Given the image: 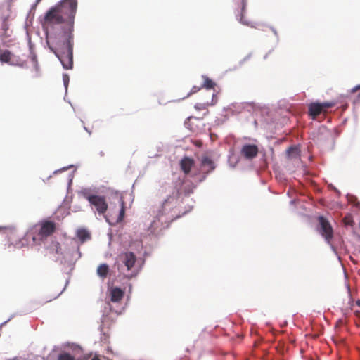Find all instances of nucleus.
<instances>
[{
	"label": "nucleus",
	"instance_id": "nucleus-1",
	"mask_svg": "<svg viewBox=\"0 0 360 360\" xmlns=\"http://www.w3.org/2000/svg\"><path fill=\"white\" fill-rule=\"evenodd\" d=\"M67 26H60V33L56 35H49L48 42L51 43L53 48L58 54H66L71 57L74 45V24L75 18L77 11V0H60L56 4Z\"/></svg>",
	"mask_w": 360,
	"mask_h": 360
},
{
	"label": "nucleus",
	"instance_id": "nucleus-2",
	"mask_svg": "<svg viewBox=\"0 0 360 360\" xmlns=\"http://www.w3.org/2000/svg\"><path fill=\"white\" fill-rule=\"evenodd\" d=\"M179 190L172 189V194L169 195L157 210L156 215L151 221L148 231L152 234H157L158 229L162 230L169 226V224L181 216L188 212L192 206L188 209H183L179 202Z\"/></svg>",
	"mask_w": 360,
	"mask_h": 360
},
{
	"label": "nucleus",
	"instance_id": "nucleus-3",
	"mask_svg": "<svg viewBox=\"0 0 360 360\" xmlns=\"http://www.w3.org/2000/svg\"><path fill=\"white\" fill-rule=\"evenodd\" d=\"M64 20L58 9L56 5L51 6L45 13L41 21L43 30L46 35V43L49 49L55 54L61 63L63 68L65 70H70L73 66V54L71 57V63L70 62V56L66 54H61V56L51 48V43L48 42L49 35H56L60 33V26L64 23Z\"/></svg>",
	"mask_w": 360,
	"mask_h": 360
},
{
	"label": "nucleus",
	"instance_id": "nucleus-4",
	"mask_svg": "<svg viewBox=\"0 0 360 360\" xmlns=\"http://www.w3.org/2000/svg\"><path fill=\"white\" fill-rule=\"evenodd\" d=\"M55 230V224L52 221H44L40 226H34L31 228L24 236L22 240L16 244L18 247H22L26 242L27 245L41 244L43 240L50 236Z\"/></svg>",
	"mask_w": 360,
	"mask_h": 360
},
{
	"label": "nucleus",
	"instance_id": "nucleus-5",
	"mask_svg": "<svg viewBox=\"0 0 360 360\" xmlns=\"http://www.w3.org/2000/svg\"><path fill=\"white\" fill-rule=\"evenodd\" d=\"M101 188L91 186L83 187L78 192L79 195L88 200L90 205L94 207L99 215H103L108 207L105 197L101 195Z\"/></svg>",
	"mask_w": 360,
	"mask_h": 360
},
{
	"label": "nucleus",
	"instance_id": "nucleus-6",
	"mask_svg": "<svg viewBox=\"0 0 360 360\" xmlns=\"http://www.w3.org/2000/svg\"><path fill=\"white\" fill-rule=\"evenodd\" d=\"M124 296V291L118 287L111 288L110 290V301L106 302L102 318V325L99 326L101 331L105 326H109L108 321L110 319H112L111 314L108 315L106 313L110 311L111 313H115L116 315L120 314L123 310V307L118 306V303L122 299Z\"/></svg>",
	"mask_w": 360,
	"mask_h": 360
},
{
	"label": "nucleus",
	"instance_id": "nucleus-7",
	"mask_svg": "<svg viewBox=\"0 0 360 360\" xmlns=\"http://www.w3.org/2000/svg\"><path fill=\"white\" fill-rule=\"evenodd\" d=\"M122 264H117V269L120 273H124V268L128 271L125 276L127 278L136 276L141 270L136 266V257L132 252H127L120 256Z\"/></svg>",
	"mask_w": 360,
	"mask_h": 360
},
{
	"label": "nucleus",
	"instance_id": "nucleus-8",
	"mask_svg": "<svg viewBox=\"0 0 360 360\" xmlns=\"http://www.w3.org/2000/svg\"><path fill=\"white\" fill-rule=\"evenodd\" d=\"M198 160L200 161L199 167L193 174V177L195 181L200 183L207 178L209 174L215 169L217 165L207 155H202Z\"/></svg>",
	"mask_w": 360,
	"mask_h": 360
},
{
	"label": "nucleus",
	"instance_id": "nucleus-9",
	"mask_svg": "<svg viewBox=\"0 0 360 360\" xmlns=\"http://www.w3.org/2000/svg\"><path fill=\"white\" fill-rule=\"evenodd\" d=\"M81 257V252L79 248L75 245L72 250L66 252L61 259H60V264H64L62 271L64 273L69 274L73 269L75 262ZM59 259L57 258L56 261Z\"/></svg>",
	"mask_w": 360,
	"mask_h": 360
},
{
	"label": "nucleus",
	"instance_id": "nucleus-10",
	"mask_svg": "<svg viewBox=\"0 0 360 360\" xmlns=\"http://www.w3.org/2000/svg\"><path fill=\"white\" fill-rule=\"evenodd\" d=\"M319 232L325 238L327 243H330V240L333 237V231L329 221L323 216H319Z\"/></svg>",
	"mask_w": 360,
	"mask_h": 360
},
{
	"label": "nucleus",
	"instance_id": "nucleus-11",
	"mask_svg": "<svg viewBox=\"0 0 360 360\" xmlns=\"http://www.w3.org/2000/svg\"><path fill=\"white\" fill-rule=\"evenodd\" d=\"M259 152L258 146L255 144L244 143L240 149V154L246 160H252Z\"/></svg>",
	"mask_w": 360,
	"mask_h": 360
},
{
	"label": "nucleus",
	"instance_id": "nucleus-12",
	"mask_svg": "<svg viewBox=\"0 0 360 360\" xmlns=\"http://www.w3.org/2000/svg\"><path fill=\"white\" fill-rule=\"evenodd\" d=\"M238 4H240L241 8H240V13L237 14V15H236L237 19L243 25L250 26V27H254V25L250 22L245 20L244 17H243V15L245 13L247 1L246 0H238Z\"/></svg>",
	"mask_w": 360,
	"mask_h": 360
},
{
	"label": "nucleus",
	"instance_id": "nucleus-13",
	"mask_svg": "<svg viewBox=\"0 0 360 360\" xmlns=\"http://www.w3.org/2000/svg\"><path fill=\"white\" fill-rule=\"evenodd\" d=\"M193 165V160L188 157H184L180 162V166L185 174H188Z\"/></svg>",
	"mask_w": 360,
	"mask_h": 360
},
{
	"label": "nucleus",
	"instance_id": "nucleus-14",
	"mask_svg": "<svg viewBox=\"0 0 360 360\" xmlns=\"http://www.w3.org/2000/svg\"><path fill=\"white\" fill-rule=\"evenodd\" d=\"M323 112L320 103H311L309 105V114L313 118L315 117Z\"/></svg>",
	"mask_w": 360,
	"mask_h": 360
},
{
	"label": "nucleus",
	"instance_id": "nucleus-15",
	"mask_svg": "<svg viewBox=\"0 0 360 360\" xmlns=\"http://www.w3.org/2000/svg\"><path fill=\"white\" fill-rule=\"evenodd\" d=\"M109 271V266L107 264H101L98 266L96 272L98 276L103 279L107 277Z\"/></svg>",
	"mask_w": 360,
	"mask_h": 360
},
{
	"label": "nucleus",
	"instance_id": "nucleus-16",
	"mask_svg": "<svg viewBox=\"0 0 360 360\" xmlns=\"http://www.w3.org/2000/svg\"><path fill=\"white\" fill-rule=\"evenodd\" d=\"M286 155L288 158L300 160L299 150L296 146H290L286 150Z\"/></svg>",
	"mask_w": 360,
	"mask_h": 360
},
{
	"label": "nucleus",
	"instance_id": "nucleus-17",
	"mask_svg": "<svg viewBox=\"0 0 360 360\" xmlns=\"http://www.w3.org/2000/svg\"><path fill=\"white\" fill-rule=\"evenodd\" d=\"M1 230L4 231V233L6 237H8V240L10 241L13 239V236L15 234V229L13 227H6V226H0V231Z\"/></svg>",
	"mask_w": 360,
	"mask_h": 360
},
{
	"label": "nucleus",
	"instance_id": "nucleus-18",
	"mask_svg": "<svg viewBox=\"0 0 360 360\" xmlns=\"http://www.w3.org/2000/svg\"><path fill=\"white\" fill-rule=\"evenodd\" d=\"M77 236L81 240L82 243H84L86 240L90 238L89 233L86 229H84L77 230Z\"/></svg>",
	"mask_w": 360,
	"mask_h": 360
},
{
	"label": "nucleus",
	"instance_id": "nucleus-19",
	"mask_svg": "<svg viewBox=\"0 0 360 360\" xmlns=\"http://www.w3.org/2000/svg\"><path fill=\"white\" fill-rule=\"evenodd\" d=\"M244 107V103H233L229 107V110L233 114H238L242 112Z\"/></svg>",
	"mask_w": 360,
	"mask_h": 360
},
{
	"label": "nucleus",
	"instance_id": "nucleus-20",
	"mask_svg": "<svg viewBox=\"0 0 360 360\" xmlns=\"http://www.w3.org/2000/svg\"><path fill=\"white\" fill-rule=\"evenodd\" d=\"M202 77L204 79V82L203 84L202 85V87L206 89H212L216 85V84L206 75H202Z\"/></svg>",
	"mask_w": 360,
	"mask_h": 360
},
{
	"label": "nucleus",
	"instance_id": "nucleus-21",
	"mask_svg": "<svg viewBox=\"0 0 360 360\" xmlns=\"http://www.w3.org/2000/svg\"><path fill=\"white\" fill-rule=\"evenodd\" d=\"M11 53L8 50H5L0 53V61L8 63L11 59Z\"/></svg>",
	"mask_w": 360,
	"mask_h": 360
},
{
	"label": "nucleus",
	"instance_id": "nucleus-22",
	"mask_svg": "<svg viewBox=\"0 0 360 360\" xmlns=\"http://www.w3.org/2000/svg\"><path fill=\"white\" fill-rule=\"evenodd\" d=\"M238 158L234 154H231L229 156L228 163L230 167L234 168L238 162Z\"/></svg>",
	"mask_w": 360,
	"mask_h": 360
},
{
	"label": "nucleus",
	"instance_id": "nucleus-23",
	"mask_svg": "<svg viewBox=\"0 0 360 360\" xmlns=\"http://www.w3.org/2000/svg\"><path fill=\"white\" fill-rule=\"evenodd\" d=\"M58 360H75V357L69 353L63 352L58 355Z\"/></svg>",
	"mask_w": 360,
	"mask_h": 360
},
{
	"label": "nucleus",
	"instance_id": "nucleus-24",
	"mask_svg": "<svg viewBox=\"0 0 360 360\" xmlns=\"http://www.w3.org/2000/svg\"><path fill=\"white\" fill-rule=\"evenodd\" d=\"M30 58L32 62L33 66L35 68L36 70H38L39 65L37 59V55L32 51H30Z\"/></svg>",
	"mask_w": 360,
	"mask_h": 360
},
{
	"label": "nucleus",
	"instance_id": "nucleus-25",
	"mask_svg": "<svg viewBox=\"0 0 360 360\" xmlns=\"http://www.w3.org/2000/svg\"><path fill=\"white\" fill-rule=\"evenodd\" d=\"M69 81H70L69 75L68 74H66V73H64L63 75V85H64V87H65V93L68 92V87Z\"/></svg>",
	"mask_w": 360,
	"mask_h": 360
},
{
	"label": "nucleus",
	"instance_id": "nucleus-26",
	"mask_svg": "<svg viewBox=\"0 0 360 360\" xmlns=\"http://www.w3.org/2000/svg\"><path fill=\"white\" fill-rule=\"evenodd\" d=\"M323 110L324 111L326 108L333 107L335 105L334 102H323L320 103Z\"/></svg>",
	"mask_w": 360,
	"mask_h": 360
},
{
	"label": "nucleus",
	"instance_id": "nucleus-27",
	"mask_svg": "<svg viewBox=\"0 0 360 360\" xmlns=\"http://www.w3.org/2000/svg\"><path fill=\"white\" fill-rule=\"evenodd\" d=\"M53 251H56V253L58 254L60 250V244L58 242L53 243L52 248Z\"/></svg>",
	"mask_w": 360,
	"mask_h": 360
},
{
	"label": "nucleus",
	"instance_id": "nucleus-28",
	"mask_svg": "<svg viewBox=\"0 0 360 360\" xmlns=\"http://www.w3.org/2000/svg\"><path fill=\"white\" fill-rule=\"evenodd\" d=\"M124 212H125V211H124V202H123V201H122V207L120 210L119 217H118L119 221H121L123 219Z\"/></svg>",
	"mask_w": 360,
	"mask_h": 360
},
{
	"label": "nucleus",
	"instance_id": "nucleus-29",
	"mask_svg": "<svg viewBox=\"0 0 360 360\" xmlns=\"http://www.w3.org/2000/svg\"><path fill=\"white\" fill-rule=\"evenodd\" d=\"M8 29V25L6 22V18H4L2 22V30H4V34H6Z\"/></svg>",
	"mask_w": 360,
	"mask_h": 360
},
{
	"label": "nucleus",
	"instance_id": "nucleus-30",
	"mask_svg": "<svg viewBox=\"0 0 360 360\" xmlns=\"http://www.w3.org/2000/svg\"><path fill=\"white\" fill-rule=\"evenodd\" d=\"M200 89H201V87H198L197 86H193V88L191 89V91L188 94L187 97L189 96L192 94H195V93L198 92Z\"/></svg>",
	"mask_w": 360,
	"mask_h": 360
},
{
	"label": "nucleus",
	"instance_id": "nucleus-31",
	"mask_svg": "<svg viewBox=\"0 0 360 360\" xmlns=\"http://www.w3.org/2000/svg\"><path fill=\"white\" fill-rule=\"evenodd\" d=\"M271 30L273 32L274 34L276 39V44L279 42V37L277 30L274 27H270Z\"/></svg>",
	"mask_w": 360,
	"mask_h": 360
},
{
	"label": "nucleus",
	"instance_id": "nucleus-32",
	"mask_svg": "<svg viewBox=\"0 0 360 360\" xmlns=\"http://www.w3.org/2000/svg\"><path fill=\"white\" fill-rule=\"evenodd\" d=\"M359 90H360V84L356 85V86H355L354 87H353L351 89V93H355V92H356L357 91H359ZM358 98L360 99V92L358 94Z\"/></svg>",
	"mask_w": 360,
	"mask_h": 360
},
{
	"label": "nucleus",
	"instance_id": "nucleus-33",
	"mask_svg": "<svg viewBox=\"0 0 360 360\" xmlns=\"http://www.w3.org/2000/svg\"><path fill=\"white\" fill-rule=\"evenodd\" d=\"M72 167H73V165H69V166H68V167H63V168H61V169H58V170L54 171V172H53V174H57V173H58V172H63V171H65V170H67V169H70V168Z\"/></svg>",
	"mask_w": 360,
	"mask_h": 360
},
{
	"label": "nucleus",
	"instance_id": "nucleus-34",
	"mask_svg": "<svg viewBox=\"0 0 360 360\" xmlns=\"http://www.w3.org/2000/svg\"><path fill=\"white\" fill-rule=\"evenodd\" d=\"M73 177H74L73 172L70 173L68 175V187H70L71 186Z\"/></svg>",
	"mask_w": 360,
	"mask_h": 360
},
{
	"label": "nucleus",
	"instance_id": "nucleus-35",
	"mask_svg": "<svg viewBox=\"0 0 360 360\" xmlns=\"http://www.w3.org/2000/svg\"><path fill=\"white\" fill-rule=\"evenodd\" d=\"M193 187L192 186L191 188H189L188 189L187 188H185L184 189V192L186 193V195H189L190 193H191L193 192Z\"/></svg>",
	"mask_w": 360,
	"mask_h": 360
},
{
	"label": "nucleus",
	"instance_id": "nucleus-36",
	"mask_svg": "<svg viewBox=\"0 0 360 360\" xmlns=\"http://www.w3.org/2000/svg\"><path fill=\"white\" fill-rule=\"evenodd\" d=\"M251 57V54L250 53L249 55H248L245 58H244L242 60H240V65H242L243 63L246 61L247 60H248Z\"/></svg>",
	"mask_w": 360,
	"mask_h": 360
},
{
	"label": "nucleus",
	"instance_id": "nucleus-37",
	"mask_svg": "<svg viewBox=\"0 0 360 360\" xmlns=\"http://www.w3.org/2000/svg\"><path fill=\"white\" fill-rule=\"evenodd\" d=\"M13 317V315L11 316V317L7 319L6 321H5L4 322H3L2 323L0 324V328L4 326L5 325L6 323H7Z\"/></svg>",
	"mask_w": 360,
	"mask_h": 360
},
{
	"label": "nucleus",
	"instance_id": "nucleus-38",
	"mask_svg": "<svg viewBox=\"0 0 360 360\" xmlns=\"http://www.w3.org/2000/svg\"><path fill=\"white\" fill-rule=\"evenodd\" d=\"M202 105H204V104L197 103L195 104V108L196 109H201L202 108Z\"/></svg>",
	"mask_w": 360,
	"mask_h": 360
},
{
	"label": "nucleus",
	"instance_id": "nucleus-39",
	"mask_svg": "<svg viewBox=\"0 0 360 360\" xmlns=\"http://www.w3.org/2000/svg\"><path fill=\"white\" fill-rule=\"evenodd\" d=\"M295 202H296V201H295V200H292L290 202V205H294V204L295 203Z\"/></svg>",
	"mask_w": 360,
	"mask_h": 360
},
{
	"label": "nucleus",
	"instance_id": "nucleus-40",
	"mask_svg": "<svg viewBox=\"0 0 360 360\" xmlns=\"http://www.w3.org/2000/svg\"><path fill=\"white\" fill-rule=\"evenodd\" d=\"M41 0H36V2L34 6L37 5Z\"/></svg>",
	"mask_w": 360,
	"mask_h": 360
},
{
	"label": "nucleus",
	"instance_id": "nucleus-41",
	"mask_svg": "<svg viewBox=\"0 0 360 360\" xmlns=\"http://www.w3.org/2000/svg\"><path fill=\"white\" fill-rule=\"evenodd\" d=\"M84 129L89 134H91V131L88 130V129L86 127H84Z\"/></svg>",
	"mask_w": 360,
	"mask_h": 360
},
{
	"label": "nucleus",
	"instance_id": "nucleus-42",
	"mask_svg": "<svg viewBox=\"0 0 360 360\" xmlns=\"http://www.w3.org/2000/svg\"><path fill=\"white\" fill-rule=\"evenodd\" d=\"M178 198L179 199L180 198V193L179 192ZM179 202H180V201L179 200ZM181 203H183V201H181V202H179V204H181ZM180 205L181 206V205Z\"/></svg>",
	"mask_w": 360,
	"mask_h": 360
},
{
	"label": "nucleus",
	"instance_id": "nucleus-43",
	"mask_svg": "<svg viewBox=\"0 0 360 360\" xmlns=\"http://www.w3.org/2000/svg\"><path fill=\"white\" fill-rule=\"evenodd\" d=\"M356 304L360 307V300L356 301Z\"/></svg>",
	"mask_w": 360,
	"mask_h": 360
},
{
	"label": "nucleus",
	"instance_id": "nucleus-44",
	"mask_svg": "<svg viewBox=\"0 0 360 360\" xmlns=\"http://www.w3.org/2000/svg\"><path fill=\"white\" fill-rule=\"evenodd\" d=\"M91 360H100V359H98L97 358H93Z\"/></svg>",
	"mask_w": 360,
	"mask_h": 360
},
{
	"label": "nucleus",
	"instance_id": "nucleus-45",
	"mask_svg": "<svg viewBox=\"0 0 360 360\" xmlns=\"http://www.w3.org/2000/svg\"><path fill=\"white\" fill-rule=\"evenodd\" d=\"M267 58V55H266L264 58L266 59Z\"/></svg>",
	"mask_w": 360,
	"mask_h": 360
}]
</instances>
